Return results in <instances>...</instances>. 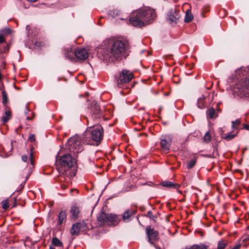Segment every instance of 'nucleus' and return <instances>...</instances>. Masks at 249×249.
Returning <instances> with one entry per match:
<instances>
[{"label": "nucleus", "mask_w": 249, "mask_h": 249, "mask_svg": "<svg viewBox=\"0 0 249 249\" xmlns=\"http://www.w3.org/2000/svg\"><path fill=\"white\" fill-rule=\"evenodd\" d=\"M172 142V137L170 135H162L160 137V146L162 151L167 153L170 151Z\"/></svg>", "instance_id": "9"}, {"label": "nucleus", "mask_w": 249, "mask_h": 249, "mask_svg": "<svg viewBox=\"0 0 249 249\" xmlns=\"http://www.w3.org/2000/svg\"><path fill=\"white\" fill-rule=\"evenodd\" d=\"M237 134H236V132L233 133L232 131L231 132L225 134L224 136H222V138L226 141H229L233 139L237 135Z\"/></svg>", "instance_id": "22"}, {"label": "nucleus", "mask_w": 249, "mask_h": 249, "mask_svg": "<svg viewBox=\"0 0 249 249\" xmlns=\"http://www.w3.org/2000/svg\"><path fill=\"white\" fill-rule=\"evenodd\" d=\"M4 41H5L4 37L2 35H0V43H3Z\"/></svg>", "instance_id": "37"}, {"label": "nucleus", "mask_w": 249, "mask_h": 249, "mask_svg": "<svg viewBox=\"0 0 249 249\" xmlns=\"http://www.w3.org/2000/svg\"><path fill=\"white\" fill-rule=\"evenodd\" d=\"M22 161L26 162L28 160L29 161V163H28L29 169L33 168L35 160L33 159V154L32 150L29 154V157L26 155H23L21 157Z\"/></svg>", "instance_id": "17"}, {"label": "nucleus", "mask_w": 249, "mask_h": 249, "mask_svg": "<svg viewBox=\"0 0 249 249\" xmlns=\"http://www.w3.org/2000/svg\"><path fill=\"white\" fill-rule=\"evenodd\" d=\"M117 216L111 213H101L97 216L98 223L100 226L115 225L117 223Z\"/></svg>", "instance_id": "7"}, {"label": "nucleus", "mask_w": 249, "mask_h": 249, "mask_svg": "<svg viewBox=\"0 0 249 249\" xmlns=\"http://www.w3.org/2000/svg\"><path fill=\"white\" fill-rule=\"evenodd\" d=\"M178 192L179 193H181V192L180 190H178Z\"/></svg>", "instance_id": "44"}, {"label": "nucleus", "mask_w": 249, "mask_h": 249, "mask_svg": "<svg viewBox=\"0 0 249 249\" xmlns=\"http://www.w3.org/2000/svg\"><path fill=\"white\" fill-rule=\"evenodd\" d=\"M227 245L226 241H221L218 242L217 245V249H224Z\"/></svg>", "instance_id": "30"}, {"label": "nucleus", "mask_w": 249, "mask_h": 249, "mask_svg": "<svg viewBox=\"0 0 249 249\" xmlns=\"http://www.w3.org/2000/svg\"><path fill=\"white\" fill-rule=\"evenodd\" d=\"M208 246L203 244L194 245V248H195V249H208Z\"/></svg>", "instance_id": "33"}, {"label": "nucleus", "mask_w": 249, "mask_h": 249, "mask_svg": "<svg viewBox=\"0 0 249 249\" xmlns=\"http://www.w3.org/2000/svg\"><path fill=\"white\" fill-rule=\"evenodd\" d=\"M243 128L246 130H249V125L246 124H244Z\"/></svg>", "instance_id": "38"}, {"label": "nucleus", "mask_w": 249, "mask_h": 249, "mask_svg": "<svg viewBox=\"0 0 249 249\" xmlns=\"http://www.w3.org/2000/svg\"><path fill=\"white\" fill-rule=\"evenodd\" d=\"M133 77L131 72L126 70H123L119 73L118 77L116 78V84L119 88H128L129 83Z\"/></svg>", "instance_id": "5"}, {"label": "nucleus", "mask_w": 249, "mask_h": 249, "mask_svg": "<svg viewBox=\"0 0 249 249\" xmlns=\"http://www.w3.org/2000/svg\"><path fill=\"white\" fill-rule=\"evenodd\" d=\"M63 52L66 59H68L72 62H75L74 51L72 50L71 46L63 48Z\"/></svg>", "instance_id": "15"}, {"label": "nucleus", "mask_w": 249, "mask_h": 249, "mask_svg": "<svg viewBox=\"0 0 249 249\" xmlns=\"http://www.w3.org/2000/svg\"><path fill=\"white\" fill-rule=\"evenodd\" d=\"M196 160L195 158L191 159L188 163H187V168L188 169L192 168L196 164Z\"/></svg>", "instance_id": "31"}, {"label": "nucleus", "mask_w": 249, "mask_h": 249, "mask_svg": "<svg viewBox=\"0 0 249 249\" xmlns=\"http://www.w3.org/2000/svg\"><path fill=\"white\" fill-rule=\"evenodd\" d=\"M203 141L206 143H208L211 142L212 137L210 134L209 131H207L203 137Z\"/></svg>", "instance_id": "29"}, {"label": "nucleus", "mask_w": 249, "mask_h": 249, "mask_svg": "<svg viewBox=\"0 0 249 249\" xmlns=\"http://www.w3.org/2000/svg\"><path fill=\"white\" fill-rule=\"evenodd\" d=\"M217 110L219 111V112H220L221 111V110L219 108H217Z\"/></svg>", "instance_id": "45"}, {"label": "nucleus", "mask_w": 249, "mask_h": 249, "mask_svg": "<svg viewBox=\"0 0 249 249\" xmlns=\"http://www.w3.org/2000/svg\"><path fill=\"white\" fill-rule=\"evenodd\" d=\"M74 56L75 62L78 60H84L89 56L87 50L84 48H77L74 50Z\"/></svg>", "instance_id": "12"}, {"label": "nucleus", "mask_w": 249, "mask_h": 249, "mask_svg": "<svg viewBox=\"0 0 249 249\" xmlns=\"http://www.w3.org/2000/svg\"><path fill=\"white\" fill-rule=\"evenodd\" d=\"M2 208L5 210H7L9 207V202L7 199L4 200L1 202Z\"/></svg>", "instance_id": "34"}, {"label": "nucleus", "mask_w": 249, "mask_h": 249, "mask_svg": "<svg viewBox=\"0 0 249 249\" xmlns=\"http://www.w3.org/2000/svg\"><path fill=\"white\" fill-rule=\"evenodd\" d=\"M11 117V113L10 111H6L3 117L2 121L3 123H6Z\"/></svg>", "instance_id": "24"}, {"label": "nucleus", "mask_w": 249, "mask_h": 249, "mask_svg": "<svg viewBox=\"0 0 249 249\" xmlns=\"http://www.w3.org/2000/svg\"><path fill=\"white\" fill-rule=\"evenodd\" d=\"M146 216L147 217H148L149 218H150V219L153 220L154 221H155L156 219V217L155 216H154L153 214V213L151 211H148L146 215Z\"/></svg>", "instance_id": "35"}, {"label": "nucleus", "mask_w": 249, "mask_h": 249, "mask_svg": "<svg viewBox=\"0 0 249 249\" xmlns=\"http://www.w3.org/2000/svg\"><path fill=\"white\" fill-rule=\"evenodd\" d=\"M208 116L211 119L215 118L218 116L216 113L215 109L213 107H211L208 110Z\"/></svg>", "instance_id": "23"}, {"label": "nucleus", "mask_w": 249, "mask_h": 249, "mask_svg": "<svg viewBox=\"0 0 249 249\" xmlns=\"http://www.w3.org/2000/svg\"><path fill=\"white\" fill-rule=\"evenodd\" d=\"M50 249H55V248H54L53 247L51 246V247H50Z\"/></svg>", "instance_id": "43"}, {"label": "nucleus", "mask_w": 249, "mask_h": 249, "mask_svg": "<svg viewBox=\"0 0 249 249\" xmlns=\"http://www.w3.org/2000/svg\"><path fill=\"white\" fill-rule=\"evenodd\" d=\"M180 17V11L176 7L171 9L167 14V20L170 23H176Z\"/></svg>", "instance_id": "11"}, {"label": "nucleus", "mask_w": 249, "mask_h": 249, "mask_svg": "<svg viewBox=\"0 0 249 249\" xmlns=\"http://www.w3.org/2000/svg\"><path fill=\"white\" fill-rule=\"evenodd\" d=\"M89 126L82 136L83 143L89 145H98L104 136L103 129L99 124H93L88 119Z\"/></svg>", "instance_id": "4"}, {"label": "nucleus", "mask_w": 249, "mask_h": 249, "mask_svg": "<svg viewBox=\"0 0 249 249\" xmlns=\"http://www.w3.org/2000/svg\"><path fill=\"white\" fill-rule=\"evenodd\" d=\"M120 14V12L118 9H114L112 10H110L108 12V15H110L112 17H116L117 16H119Z\"/></svg>", "instance_id": "27"}, {"label": "nucleus", "mask_w": 249, "mask_h": 249, "mask_svg": "<svg viewBox=\"0 0 249 249\" xmlns=\"http://www.w3.org/2000/svg\"><path fill=\"white\" fill-rule=\"evenodd\" d=\"M156 18L155 10L150 7H145L138 10L129 18V23L133 26L142 27L153 22Z\"/></svg>", "instance_id": "3"}, {"label": "nucleus", "mask_w": 249, "mask_h": 249, "mask_svg": "<svg viewBox=\"0 0 249 249\" xmlns=\"http://www.w3.org/2000/svg\"><path fill=\"white\" fill-rule=\"evenodd\" d=\"M161 185L163 187L169 188H175L178 189L180 186V185L177 183H174L170 181H164L161 182Z\"/></svg>", "instance_id": "18"}, {"label": "nucleus", "mask_w": 249, "mask_h": 249, "mask_svg": "<svg viewBox=\"0 0 249 249\" xmlns=\"http://www.w3.org/2000/svg\"><path fill=\"white\" fill-rule=\"evenodd\" d=\"M89 110L91 118L94 121H96L101 116L100 107L95 101H93L91 103Z\"/></svg>", "instance_id": "10"}, {"label": "nucleus", "mask_w": 249, "mask_h": 249, "mask_svg": "<svg viewBox=\"0 0 249 249\" xmlns=\"http://www.w3.org/2000/svg\"><path fill=\"white\" fill-rule=\"evenodd\" d=\"M241 121L240 119H237L235 121L231 122V127L232 128V132H236L238 134L239 130V126L241 124Z\"/></svg>", "instance_id": "19"}, {"label": "nucleus", "mask_w": 249, "mask_h": 249, "mask_svg": "<svg viewBox=\"0 0 249 249\" xmlns=\"http://www.w3.org/2000/svg\"><path fill=\"white\" fill-rule=\"evenodd\" d=\"M197 106L200 108H202L205 106L204 97H202L198 99Z\"/></svg>", "instance_id": "28"}, {"label": "nucleus", "mask_w": 249, "mask_h": 249, "mask_svg": "<svg viewBox=\"0 0 249 249\" xmlns=\"http://www.w3.org/2000/svg\"><path fill=\"white\" fill-rule=\"evenodd\" d=\"M67 217V214L65 211H61L58 215V225H61L64 221H66Z\"/></svg>", "instance_id": "21"}, {"label": "nucleus", "mask_w": 249, "mask_h": 249, "mask_svg": "<svg viewBox=\"0 0 249 249\" xmlns=\"http://www.w3.org/2000/svg\"><path fill=\"white\" fill-rule=\"evenodd\" d=\"M234 92L241 97H249V75L245 81L237 84Z\"/></svg>", "instance_id": "8"}, {"label": "nucleus", "mask_w": 249, "mask_h": 249, "mask_svg": "<svg viewBox=\"0 0 249 249\" xmlns=\"http://www.w3.org/2000/svg\"><path fill=\"white\" fill-rule=\"evenodd\" d=\"M82 139L78 136H74L70 138L66 144V147L71 152L78 153L83 150Z\"/></svg>", "instance_id": "6"}, {"label": "nucleus", "mask_w": 249, "mask_h": 249, "mask_svg": "<svg viewBox=\"0 0 249 249\" xmlns=\"http://www.w3.org/2000/svg\"><path fill=\"white\" fill-rule=\"evenodd\" d=\"M74 162V159L72 158L70 154H65L60 156L59 159H57L56 167L59 173L61 181L69 182L71 179L75 176V171L71 169Z\"/></svg>", "instance_id": "2"}, {"label": "nucleus", "mask_w": 249, "mask_h": 249, "mask_svg": "<svg viewBox=\"0 0 249 249\" xmlns=\"http://www.w3.org/2000/svg\"><path fill=\"white\" fill-rule=\"evenodd\" d=\"M1 94H2V103L4 105H6V104L8 102L7 95L6 92L5 91V90H4L2 91Z\"/></svg>", "instance_id": "32"}, {"label": "nucleus", "mask_w": 249, "mask_h": 249, "mask_svg": "<svg viewBox=\"0 0 249 249\" xmlns=\"http://www.w3.org/2000/svg\"><path fill=\"white\" fill-rule=\"evenodd\" d=\"M52 244L58 247H62L63 244L61 241L56 237L53 238L52 239Z\"/></svg>", "instance_id": "25"}, {"label": "nucleus", "mask_w": 249, "mask_h": 249, "mask_svg": "<svg viewBox=\"0 0 249 249\" xmlns=\"http://www.w3.org/2000/svg\"><path fill=\"white\" fill-rule=\"evenodd\" d=\"M39 44H40V43H38V42H36V46H40V45Z\"/></svg>", "instance_id": "42"}, {"label": "nucleus", "mask_w": 249, "mask_h": 249, "mask_svg": "<svg viewBox=\"0 0 249 249\" xmlns=\"http://www.w3.org/2000/svg\"><path fill=\"white\" fill-rule=\"evenodd\" d=\"M79 212H80V211H79L78 207H77V206H72L71 208V211H70L71 214V218L74 219H77L78 218Z\"/></svg>", "instance_id": "20"}, {"label": "nucleus", "mask_w": 249, "mask_h": 249, "mask_svg": "<svg viewBox=\"0 0 249 249\" xmlns=\"http://www.w3.org/2000/svg\"><path fill=\"white\" fill-rule=\"evenodd\" d=\"M240 246H241L240 244H238V245L235 246L231 249H239L240 248Z\"/></svg>", "instance_id": "39"}, {"label": "nucleus", "mask_w": 249, "mask_h": 249, "mask_svg": "<svg viewBox=\"0 0 249 249\" xmlns=\"http://www.w3.org/2000/svg\"><path fill=\"white\" fill-rule=\"evenodd\" d=\"M61 188L63 189H66L67 188V185L65 184H62L61 185Z\"/></svg>", "instance_id": "40"}, {"label": "nucleus", "mask_w": 249, "mask_h": 249, "mask_svg": "<svg viewBox=\"0 0 249 249\" xmlns=\"http://www.w3.org/2000/svg\"><path fill=\"white\" fill-rule=\"evenodd\" d=\"M29 140L31 141H33V142H34L35 141V136L34 135L32 134V135H31L29 137Z\"/></svg>", "instance_id": "36"}, {"label": "nucleus", "mask_w": 249, "mask_h": 249, "mask_svg": "<svg viewBox=\"0 0 249 249\" xmlns=\"http://www.w3.org/2000/svg\"><path fill=\"white\" fill-rule=\"evenodd\" d=\"M146 233L148 238V241L150 243L153 244V242L157 240L158 231L151 228L150 226H147L146 229Z\"/></svg>", "instance_id": "13"}, {"label": "nucleus", "mask_w": 249, "mask_h": 249, "mask_svg": "<svg viewBox=\"0 0 249 249\" xmlns=\"http://www.w3.org/2000/svg\"><path fill=\"white\" fill-rule=\"evenodd\" d=\"M30 174H31V172L30 173H28V175H27V176L25 178V180L24 182H26L27 180L29 177L30 175Z\"/></svg>", "instance_id": "41"}, {"label": "nucleus", "mask_w": 249, "mask_h": 249, "mask_svg": "<svg viewBox=\"0 0 249 249\" xmlns=\"http://www.w3.org/2000/svg\"><path fill=\"white\" fill-rule=\"evenodd\" d=\"M137 211L133 209H127L123 213V220L128 222L131 220L132 216L135 214Z\"/></svg>", "instance_id": "16"}, {"label": "nucleus", "mask_w": 249, "mask_h": 249, "mask_svg": "<svg viewBox=\"0 0 249 249\" xmlns=\"http://www.w3.org/2000/svg\"><path fill=\"white\" fill-rule=\"evenodd\" d=\"M193 19V16L190 12L188 10L186 12L184 21L185 22L188 23L191 22Z\"/></svg>", "instance_id": "26"}, {"label": "nucleus", "mask_w": 249, "mask_h": 249, "mask_svg": "<svg viewBox=\"0 0 249 249\" xmlns=\"http://www.w3.org/2000/svg\"><path fill=\"white\" fill-rule=\"evenodd\" d=\"M86 227V224L84 222H77L72 225L71 229V233L72 235H77L80 230H83Z\"/></svg>", "instance_id": "14"}, {"label": "nucleus", "mask_w": 249, "mask_h": 249, "mask_svg": "<svg viewBox=\"0 0 249 249\" xmlns=\"http://www.w3.org/2000/svg\"><path fill=\"white\" fill-rule=\"evenodd\" d=\"M242 71L241 70H238L237 71H236V72H238V71Z\"/></svg>", "instance_id": "46"}, {"label": "nucleus", "mask_w": 249, "mask_h": 249, "mask_svg": "<svg viewBox=\"0 0 249 249\" xmlns=\"http://www.w3.org/2000/svg\"><path fill=\"white\" fill-rule=\"evenodd\" d=\"M128 44L124 40L112 38L106 39L98 50L100 59L106 61H119L128 55Z\"/></svg>", "instance_id": "1"}]
</instances>
